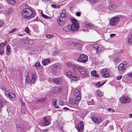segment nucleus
Segmentation results:
<instances>
[{"label":"nucleus","instance_id":"1","mask_svg":"<svg viewBox=\"0 0 132 132\" xmlns=\"http://www.w3.org/2000/svg\"><path fill=\"white\" fill-rule=\"evenodd\" d=\"M35 13L30 9L26 8L24 9L21 12L22 17L26 19H31L35 15Z\"/></svg>","mask_w":132,"mask_h":132},{"label":"nucleus","instance_id":"2","mask_svg":"<svg viewBox=\"0 0 132 132\" xmlns=\"http://www.w3.org/2000/svg\"><path fill=\"white\" fill-rule=\"evenodd\" d=\"M66 75L68 77L70 78L71 80L72 81H78L79 79V75L75 73L68 71L66 73Z\"/></svg>","mask_w":132,"mask_h":132},{"label":"nucleus","instance_id":"3","mask_svg":"<svg viewBox=\"0 0 132 132\" xmlns=\"http://www.w3.org/2000/svg\"><path fill=\"white\" fill-rule=\"evenodd\" d=\"M121 102L123 104H126L131 101V98L128 96L124 95L122 96L120 98Z\"/></svg>","mask_w":132,"mask_h":132},{"label":"nucleus","instance_id":"4","mask_svg":"<svg viewBox=\"0 0 132 132\" xmlns=\"http://www.w3.org/2000/svg\"><path fill=\"white\" fill-rule=\"evenodd\" d=\"M101 73L102 76L104 78H107L110 76V71L107 69H103L101 72Z\"/></svg>","mask_w":132,"mask_h":132},{"label":"nucleus","instance_id":"5","mask_svg":"<svg viewBox=\"0 0 132 132\" xmlns=\"http://www.w3.org/2000/svg\"><path fill=\"white\" fill-rule=\"evenodd\" d=\"M88 60V56L82 54L80 55L78 59V61L80 62L85 63L87 62Z\"/></svg>","mask_w":132,"mask_h":132},{"label":"nucleus","instance_id":"6","mask_svg":"<svg viewBox=\"0 0 132 132\" xmlns=\"http://www.w3.org/2000/svg\"><path fill=\"white\" fill-rule=\"evenodd\" d=\"M93 47L96 50V52L99 53L103 51L104 48L102 46L98 44H95L93 45Z\"/></svg>","mask_w":132,"mask_h":132},{"label":"nucleus","instance_id":"7","mask_svg":"<svg viewBox=\"0 0 132 132\" xmlns=\"http://www.w3.org/2000/svg\"><path fill=\"white\" fill-rule=\"evenodd\" d=\"M75 127L78 132H81L84 129L83 122L81 121L79 123L75 125Z\"/></svg>","mask_w":132,"mask_h":132},{"label":"nucleus","instance_id":"8","mask_svg":"<svg viewBox=\"0 0 132 132\" xmlns=\"http://www.w3.org/2000/svg\"><path fill=\"white\" fill-rule=\"evenodd\" d=\"M73 94L76 97L77 102L79 101L81 98V94L78 90H76L74 92Z\"/></svg>","mask_w":132,"mask_h":132},{"label":"nucleus","instance_id":"9","mask_svg":"<svg viewBox=\"0 0 132 132\" xmlns=\"http://www.w3.org/2000/svg\"><path fill=\"white\" fill-rule=\"evenodd\" d=\"M120 18L117 17H115L112 19L110 22V24L112 25H115L119 22Z\"/></svg>","mask_w":132,"mask_h":132},{"label":"nucleus","instance_id":"10","mask_svg":"<svg viewBox=\"0 0 132 132\" xmlns=\"http://www.w3.org/2000/svg\"><path fill=\"white\" fill-rule=\"evenodd\" d=\"M61 89L59 87H54L51 89V92L52 93L57 94L60 92Z\"/></svg>","mask_w":132,"mask_h":132},{"label":"nucleus","instance_id":"11","mask_svg":"<svg viewBox=\"0 0 132 132\" xmlns=\"http://www.w3.org/2000/svg\"><path fill=\"white\" fill-rule=\"evenodd\" d=\"M6 95L11 100H13L15 98V95L13 93L11 92H9L6 91L5 92Z\"/></svg>","mask_w":132,"mask_h":132},{"label":"nucleus","instance_id":"12","mask_svg":"<svg viewBox=\"0 0 132 132\" xmlns=\"http://www.w3.org/2000/svg\"><path fill=\"white\" fill-rule=\"evenodd\" d=\"M71 31H74L79 29V24L78 23H77L75 24H72L70 25Z\"/></svg>","mask_w":132,"mask_h":132},{"label":"nucleus","instance_id":"13","mask_svg":"<svg viewBox=\"0 0 132 132\" xmlns=\"http://www.w3.org/2000/svg\"><path fill=\"white\" fill-rule=\"evenodd\" d=\"M59 25L61 26H62L64 24L65 22V20L62 19V18H59L57 20Z\"/></svg>","mask_w":132,"mask_h":132},{"label":"nucleus","instance_id":"14","mask_svg":"<svg viewBox=\"0 0 132 132\" xmlns=\"http://www.w3.org/2000/svg\"><path fill=\"white\" fill-rule=\"evenodd\" d=\"M125 63L126 64V62H125ZM126 67V64L125 63L123 64L121 63L118 66V68L119 70L121 71L125 69Z\"/></svg>","mask_w":132,"mask_h":132},{"label":"nucleus","instance_id":"15","mask_svg":"<svg viewBox=\"0 0 132 132\" xmlns=\"http://www.w3.org/2000/svg\"><path fill=\"white\" fill-rule=\"evenodd\" d=\"M80 74L81 75L85 77H87L89 76V73L87 72L86 71H81Z\"/></svg>","mask_w":132,"mask_h":132},{"label":"nucleus","instance_id":"16","mask_svg":"<svg viewBox=\"0 0 132 132\" xmlns=\"http://www.w3.org/2000/svg\"><path fill=\"white\" fill-rule=\"evenodd\" d=\"M63 29L65 31L69 32L71 30L70 25H69L67 26L64 27L63 28Z\"/></svg>","mask_w":132,"mask_h":132},{"label":"nucleus","instance_id":"17","mask_svg":"<svg viewBox=\"0 0 132 132\" xmlns=\"http://www.w3.org/2000/svg\"><path fill=\"white\" fill-rule=\"evenodd\" d=\"M92 120L94 122L98 123L101 122L102 119L99 118L94 117L92 118Z\"/></svg>","mask_w":132,"mask_h":132},{"label":"nucleus","instance_id":"18","mask_svg":"<svg viewBox=\"0 0 132 132\" xmlns=\"http://www.w3.org/2000/svg\"><path fill=\"white\" fill-rule=\"evenodd\" d=\"M47 118L46 117H45L43 119L44 124L43 125H44L45 126H46L49 125V121L47 120Z\"/></svg>","mask_w":132,"mask_h":132},{"label":"nucleus","instance_id":"19","mask_svg":"<svg viewBox=\"0 0 132 132\" xmlns=\"http://www.w3.org/2000/svg\"><path fill=\"white\" fill-rule=\"evenodd\" d=\"M65 10H63L62 11V12L61 13L60 16L59 18H62V19H64L65 20L66 15L65 14Z\"/></svg>","mask_w":132,"mask_h":132},{"label":"nucleus","instance_id":"20","mask_svg":"<svg viewBox=\"0 0 132 132\" xmlns=\"http://www.w3.org/2000/svg\"><path fill=\"white\" fill-rule=\"evenodd\" d=\"M54 67L56 69H61L62 68V65L59 63H57L54 64Z\"/></svg>","mask_w":132,"mask_h":132},{"label":"nucleus","instance_id":"21","mask_svg":"<svg viewBox=\"0 0 132 132\" xmlns=\"http://www.w3.org/2000/svg\"><path fill=\"white\" fill-rule=\"evenodd\" d=\"M69 101L70 103L72 104H77L79 101L77 102L76 99L75 100L73 98H70L69 100Z\"/></svg>","mask_w":132,"mask_h":132},{"label":"nucleus","instance_id":"22","mask_svg":"<svg viewBox=\"0 0 132 132\" xmlns=\"http://www.w3.org/2000/svg\"><path fill=\"white\" fill-rule=\"evenodd\" d=\"M116 8V6L112 4H109L108 9L110 11H113Z\"/></svg>","mask_w":132,"mask_h":132},{"label":"nucleus","instance_id":"23","mask_svg":"<svg viewBox=\"0 0 132 132\" xmlns=\"http://www.w3.org/2000/svg\"><path fill=\"white\" fill-rule=\"evenodd\" d=\"M50 61V60L49 59H44L42 62V64L43 65L45 66L47 64L49 63Z\"/></svg>","mask_w":132,"mask_h":132},{"label":"nucleus","instance_id":"24","mask_svg":"<svg viewBox=\"0 0 132 132\" xmlns=\"http://www.w3.org/2000/svg\"><path fill=\"white\" fill-rule=\"evenodd\" d=\"M72 69L75 72H79L78 66L77 65L75 64H73L72 66Z\"/></svg>","mask_w":132,"mask_h":132},{"label":"nucleus","instance_id":"25","mask_svg":"<svg viewBox=\"0 0 132 132\" xmlns=\"http://www.w3.org/2000/svg\"><path fill=\"white\" fill-rule=\"evenodd\" d=\"M32 80L31 82L32 83L34 82L36 80V73L33 74L31 76Z\"/></svg>","mask_w":132,"mask_h":132},{"label":"nucleus","instance_id":"26","mask_svg":"<svg viewBox=\"0 0 132 132\" xmlns=\"http://www.w3.org/2000/svg\"><path fill=\"white\" fill-rule=\"evenodd\" d=\"M91 74L93 76L95 77H99V75L96 73V72L95 70H93L91 72Z\"/></svg>","mask_w":132,"mask_h":132},{"label":"nucleus","instance_id":"27","mask_svg":"<svg viewBox=\"0 0 132 132\" xmlns=\"http://www.w3.org/2000/svg\"><path fill=\"white\" fill-rule=\"evenodd\" d=\"M7 2L10 4L15 5L16 4V2L14 0H6Z\"/></svg>","mask_w":132,"mask_h":132},{"label":"nucleus","instance_id":"28","mask_svg":"<svg viewBox=\"0 0 132 132\" xmlns=\"http://www.w3.org/2000/svg\"><path fill=\"white\" fill-rule=\"evenodd\" d=\"M60 79L58 78H55L53 80V82L56 84H59L60 83Z\"/></svg>","mask_w":132,"mask_h":132},{"label":"nucleus","instance_id":"29","mask_svg":"<svg viewBox=\"0 0 132 132\" xmlns=\"http://www.w3.org/2000/svg\"><path fill=\"white\" fill-rule=\"evenodd\" d=\"M26 73H27V76H26V83H28L30 82V80L29 78V75L28 72H26Z\"/></svg>","mask_w":132,"mask_h":132},{"label":"nucleus","instance_id":"30","mask_svg":"<svg viewBox=\"0 0 132 132\" xmlns=\"http://www.w3.org/2000/svg\"><path fill=\"white\" fill-rule=\"evenodd\" d=\"M28 43L29 45H31L34 44L35 41L33 40L29 39L28 40Z\"/></svg>","mask_w":132,"mask_h":132},{"label":"nucleus","instance_id":"31","mask_svg":"<svg viewBox=\"0 0 132 132\" xmlns=\"http://www.w3.org/2000/svg\"><path fill=\"white\" fill-rule=\"evenodd\" d=\"M77 20L75 18H72L71 19V21L72 24H75L77 23H78L77 22Z\"/></svg>","mask_w":132,"mask_h":132},{"label":"nucleus","instance_id":"32","mask_svg":"<svg viewBox=\"0 0 132 132\" xmlns=\"http://www.w3.org/2000/svg\"><path fill=\"white\" fill-rule=\"evenodd\" d=\"M97 95L99 96H101L103 95V93L100 90L97 91Z\"/></svg>","mask_w":132,"mask_h":132},{"label":"nucleus","instance_id":"33","mask_svg":"<svg viewBox=\"0 0 132 132\" xmlns=\"http://www.w3.org/2000/svg\"><path fill=\"white\" fill-rule=\"evenodd\" d=\"M58 54V52L57 51H54L52 53L53 55L54 56H55L57 55Z\"/></svg>","mask_w":132,"mask_h":132},{"label":"nucleus","instance_id":"34","mask_svg":"<svg viewBox=\"0 0 132 132\" xmlns=\"http://www.w3.org/2000/svg\"><path fill=\"white\" fill-rule=\"evenodd\" d=\"M12 11H13V9L12 8H9L8 10L7 11V14L8 15H10V14L11 13Z\"/></svg>","mask_w":132,"mask_h":132},{"label":"nucleus","instance_id":"35","mask_svg":"<svg viewBox=\"0 0 132 132\" xmlns=\"http://www.w3.org/2000/svg\"><path fill=\"white\" fill-rule=\"evenodd\" d=\"M57 101V99H55L53 100V101L52 102V104L53 105L55 106L56 105V102Z\"/></svg>","mask_w":132,"mask_h":132},{"label":"nucleus","instance_id":"36","mask_svg":"<svg viewBox=\"0 0 132 132\" xmlns=\"http://www.w3.org/2000/svg\"><path fill=\"white\" fill-rule=\"evenodd\" d=\"M86 25L89 27H93L94 26V25L92 24V23H86Z\"/></svg>","mask_w":132,"mask_h":132},{"label":"nucleus","instance_id":"37","mask_svg":"<svg viewBox=\"0 0 132 132\" xmlns=\"http://www.w3.org/2000/svg\"><path fill=\"white\" fill-rule=\"evenodd\" d=\"M4 105V103L3 101L0 99V108L3 107Z\"/></svg>","mask_w":132,"mask_h":132},{"label":"nucleus","instance_id":"38","mask_svg":"<svg viewBox=\"0 0 132 132\" xmlns=\"http://www.w3.org/2000/svg\"><path fill=\"white\" fill-rule=\"evenodd\" d=\"M67 65L68 67H72L73 64H71V63L70 62H69L67 63Z\"/></svg>","mask_w":132,"mask_h":132},{"label":"nucleus","instance_id":"39","mask_svg":"<svg viewBox=\"0 0 132 132\" xmlns=\"http://www.w3.org/2000/svg\"><path fill=\"white\" fill-rule=\"evenodd\" d=\"M53 36L52 35H46V37L48 38H52Z\"/></svg>","mask_w":132,"mask_h":132},{"label":"nucleus","instance_id":"40","mask_svg":"<svg viewBox=\"0 0 132 132\" xmlns=\"http://www.w3.org/2000/svg\"><path fill=\"white\" fill-rule=\"evenodd\" d=\"M17 30V29L16 28H14L12 29L11 31H10L9 32V34H11L13 32H14L16 31Z\"/></svg>","mask_w":132,"mask_h":132},{"label":"nucleus","instance_id":"41","mask_svg":"<svg viewBox=\"0 0 132 132\" xmlns=\"http://www.w3.org/2000/svg\"><path fill=\"white\" fill-rule=\"evenodd\" d=\"M42 17L45 18H49V17L46 15L44 14L43 13H42Z\"/></svg>","mask_w":132,"mask_h":132},{"label":"nucleus","instance_id":"42","mask_svg":"<svg viewBox=\"0 0 132 132\" xmlns=\"http://www.w3.org/2000/svg\"><path fill=\"white\" fill-rule=\"evenodd\" d=\"M34 65L36 67H38L40 65V63L39 62H37L35 63Z\"/></svg>","mask_w":132,"mask_h":132},{"label":"nucleus","instance_id":"43","mask_svg":"<svg viewBox=\"0 0 132 132\" xmlns=\"http://www.w3.org/2000/svg\"><path fill=\"white\" fill-rule=\"evenodd\" d=\"M25 30V32L27 33H28L29 32V29L28 27L26 28Z\"/></svg>","mask_w":132,"mask_h":132},{"label":"nucleus","instance_id":"44","mask_svg":"<svg viewBox=\"0 0 132 132\" xmlns=\"http://www.w3.org/2000/svg\"><path fill=\"white\" fill-rule=\"evenodd\" d=\"M6 54L9 55L10 54V50H6Z\"/></svg>","mask_w":132,"mask_h":132},{"label":"nucleus","instance_id":"45","mask_svg":"<svg viewBox=\"0 0 132 132\" xmlns=\"http://www.w3.org/2000/svg\"><path fill=\"white\" fill-rule=\"evenodd\" d=\"M7 111L9 114V115H10V113H12V112L9 110V108H7Z\"/></svg>","mask_w":132,"mask_h":132},{"label":"nucleus","instance_id":"46","mask_svg":"<svg viewBox=\"0 0 132 132\" xmlns=\"http://www.w3.org/2000/svg\"><path fill=\"white\" fill-rule=\"evenodd\" d=\"M76 15L78 16H79L80 15L81 13L79 12H78L76 13Z\"/></svg>","mask_w":132,"mask_h":132},{"label":"nucleus","instance_id":"47","mask_svg":"<svg viewBox=\"0 0 132 132\" xmlns=\"http://www.w3.org/2000/svg\"><path fill=\"white\" fill-rule=\"evenodd\" d=\"M4 23L3 21L2 20H0V26H2Z\"/></svg>","mask_w":132,"mask_h":132},{"label":"nucleus","instance_id":"48","mask_svg":"<svg viewBox=\"0 0 132 132\" xmlns=\"http://www.w3.org/2000/svg\"><path fill=\"white\" fill-rule=\"evenodd\" d=\"M116 35L115 34H111L110 35V37H113L115 36Z\"/></svg>","mask_w":132,"mask_h":132},{"label":"nucleus","instance_id":"49","mask_svg":"<svg viewBox=\"0 0 132 132\" xmlns=\"http://www.w3.org/2000/svg\"><path fill=\"white\" fill-rule=\"evenodd\" d=\"M4 52V50L2 49H0V54H3Z\"/></svg>","mask_w":132,"mask_h":132},{"label":"nucleus","instance_id":"50","mask_svg":"<svg viewBox=\"0 0 132 132\" xmlns=\"http://www.w3.org/2000/svg\"><path fill=\"white\" fill-rule=\"evenodd\" d=\"M83 67H81V66H78V69H79V72L80 71V69L81 70H83Z\"/></svg>","mask_w":132,"mask_h":132},{"label":"nucleus","instance_id":"51","mask_svg":"<svg viewBox=\"0 0 132 132\" xmlns=\"http://www.w3.org/2000/svg\"><path fill=\"white\" fill-rule=\"evenodd\" d=\"M10 47L9 45H7L6 47V50H10Z\"/></svg>","mask_w":132,"mask_h":132},{"label":"nucleus","instance_id":"52","mask_svg":"<svg viewBox=\"0 0 132 132\" xmlns=\"http://www.w3.org/2000/svg\"><path fill=\"white\" fill-rule=\"evenodd\" d=\"M51 6L52 7L54 8H56V7L57 5L56 4H52L51 5Z\"/></svg>","mask_w":132,"mask_h":132},{"label":"nucleus","instance_id":"53","mask_svg":"<svg viewBox=\"0 0 132 132\" xmlns=\"http://www.w3.org/2000/svg\"><path fill=\"white\" fill-rule=\"evenodd\" d=\"M122 78V76H120L118 77L117 78V79L118 80H119L120 79H121Z\"/></svg>","mask_w":132,"mask_h":132},{"label":"nucleus","instance_id":"54","mask_svg":"<svg viewBox=\"0 0 132 132\" xmlns=\"http://www.w3.org/2000/svg\"><path fill=\"white\" fill-rule=\"evenodd\" d=\"M77 46L79 47H80L81 46V44L79 43H77Z\"/></svg>","mask_w":132,"mask_h":132},{"label":"nucleus","instance_id":"55","mask_svg":"<svg viewBox=\"0 0 132 132\" xmlns=\"http://www.w3.org/2000/svg\"><path fill=\"white\" fill-rule=\"evenodd\" d=\"M132 40L131 38H129L128 39V42L130 44L131 43Z\"/></svg>","mask_w":132,"mask_h":132},{"label":"nucleus","instance_id":"56","mask_svg":"<svg viewBox=\"0 0 132 132\" xmlns=\"http://www.w3.org/2000/svg\"><path fill=\"white\" fill-rule=\"evenodd\" d=\"M97 84L98 85L97 86V87H100L101 86V82H98L97 83Z\"/></svg>","mask_w":132,"mask_h":132},{"label":"nucleus","instance_id":"57","mask_svg":"<svg viewBox=\"0 0 132 132\" xmlns=\"http://www.w3.org/2000/svg\"><path fill=\"white\" fill-rule=\"evenodd\" d=\"M4 44L3 43H2L0 44V46L1 47H3L4 46Z\"/></svg>","mask_w":132,"mask_h":132},{"label":"nucleus","instance_id":"58","mask_svg":"<svg viewBox=\"0 0 132 132\" xmlns=\"http://www.w3.org/2000/svg\"><path fill=\"white\" fill-rule=\"evenodd\" d=\"M16 126L17 128H20V125L19 124H17L16 125Z\"/></svg>","mask_w":132,"mask_h":132},{"label":"nucleus","instance_id":"59","mask_svg":"<svg viewBox=\"0 0 132 132\" xmlns=\"http://www.w3.org/2000/svg\"><path fill=\"white\" fill-rule=\"evenodd\" d=\"M59 104L60 105L62 106L63 105L64 103L63 102H61L59 103Z\"/></svg>","mask_w":132,"mask_h":132},{"label":"nucleus","instance_id":"60","mask_svg":"<svg viewBox=\"0 0 132 132\" xmlns=\"http://www.w3.org/2000/svg\"><path fill=\"white\" fill-rule=\"evenodd\" d=\"M48 129H45L44 130V132H47L48 131Z\"/></svg>","mask_w":132,"mask_h":132},{"label":"nucleus","instance_id":"61","mask_svg":"<svg viewBox=\"0 0 132 132\" xmlns=\"http://www.w3.org/2000/svg\"><path fill=\"white\" fill-rule=\"evenodd\" d=\"M97 2V0H93V3H96Z\"/></svg>","mask_w":132,"mask_h":132},{"label":"nucleus","instance_id":"62","mask_svg":"<svg viewBox=\"0 0 132 132\" xmlns=\"http://www.w3.org/2000/svg\"><path fill=\"white\" fill-rule=\"evenodd\" d=\"M63 109L65 110H69V109L66 107H64L63 108Z\"/></svg>","mask_w":132,"mask_h":132},{"label":"nucleus","instance_id":"63","mask_svg":"<svg viewBox=\"0 0 132 132\" xmlns=\"http://www.w3.org/2000/svg\"><path fill=\"white\" fill-rule=\"evenodd\" d=\"M107 110H109L110 111L112 109L110 108H109L108 109H107Z\"/></svg>","mask_w":132,"mask_h":132},{"label":"nucleus","instance_id":"64","mask_svg":"<svg viewBox=\"0 0 132 132\" xmlns=\"http://www.w3.org/2000/svg\"><path fill=\"white\" fill-rule=\"evenodd\" d=\"M129 116L131 117L132 118V114H129Z\"/></svg>","mask_w":132,"mask_h":132}]
</instances>
